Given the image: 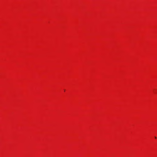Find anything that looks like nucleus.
Returning <instances> with one entry per match:
<instances>
[{
  "label": "nucleus",
  "mask_w": 157,
  "mask_h": 157,
  "mask_svg": "<svg viewBox=\"0 0 157 157\" xmlns=\"http://www.w3.org/2000/svg\"><path fill=\"white\" fill-rule=\"evenodd\" d=\"M155 138H156V137H155Z\"/></svg>",
  "instance_id": "obj_1"
}]
</instances>
